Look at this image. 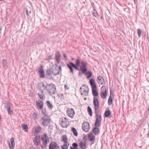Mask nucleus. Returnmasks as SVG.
<instances>
[{"label":"nucleus","instance_id":"f257e3e1","mask_svg":"<svg viewBox=\"0 0 149 149\" xmlns=\"http://www.w3.org/2000/svg\"><path fill=\"white\" fill-rule=\"evenodd\" d=\"M87 63L86 61H82L80 70L83 74H86L87 78H89L91 77L92 73L91 71H87Z\"/></svg>","mask_w":149,"mask_h":149},{"label":"nucleus","instance_id":"f03ea898","mask_svg":"<svg viewBox=\"0 0 149 149\" xmlns=\"http://www.w3.org/2000/svg\"><path fill=\"white\" fill-rule=\"evenodd\" d=\"M89 83L91 86L92 89V94L94 98L97 97L98 95V93L97 90V87L95 82V80L92 79H91L89 81Z\"/></svg>","mask_w":149,"mask_h":149},{"label":"nucleus","instance_id":"7ed1b4c3","mask_svg":"<svg viewBox=\"0 0 149 149\" xmlns=\"http://www.w3.org/2000/svg\"><path fill=\"white\" fill-rule=\"evenodd\" d=\"M46 90L47 93L50 96L55 94L56 92V86L52 83L47 84Z\"/></svg>","mask_w":149,"mask_h":149},{"label":"nucleus","instance_id":"20e7f679","mask_svg":"<svg viewBox=\"0 0 149 149\" xmlns=\"http://www.w3.org/2000/svg\"><path fill=\"white\" fill-rule=\"evenodd\" d=\"M51 120L49 117L47 115H45L41 118L40 120V123L43 126H47L49 124Z\"/></svg>","mask_w":149,"mask_h":149},{"label":"nucleus","instance_id":"39448f33","mask_svg":"<svg viewBox=\"0 0 149 149\" xmlns=\"http://www.w3.org/2000/svg\"><path fill=\"white\" fill-rule=\"evenodd\" d=\"M41 139L42 144L41 145V147L43 149L47 147V144L49 142V140L46 134L41 136Z\"/></svg>","mask_w":149,"mask_h":149},{"label":"nucleus","instance_id":"423d86ee","mask_svg":"<svg viewBox=\"0 0 149 149\" xmlns=\"http://www.w3.org/2000/svg\"><path fill=\"white\" fill-rule=\"evenodd\" d=\"M61 71V67L58 66L56 63H55L51 68L52 73L54 75H56L59 74V73Z\"/></svg>","mask_w":149,"mask_h":149},{"label":"nucleus","instance_id":"0eeeda50","mask_svg":"<svg viewBox=\"0 0 149 149\" xmlns=\"http://www.w3.org/2000/svg\"><path fill=\"white\" fill-rule=\"evenodd\" d=\"M89 88L88 86H86L85 84L82 85L80 88V91L81 94L83 96H86L88 95Z\"/></svg>","mask_w":149,"mask_h":149},{"label":"nucleus","instance_id":"6e6552de","mask_svg":"<svg viewBox=\"0 0 149 149\" xmlns=\"http://www.w3.org/2000/svg\"><path fill=\"white\" fill-rule=\"evenodd\" d=\"M93 102L95 107V116H98L99 115L98 114L99 111L98 109L100 107L99 101L98 99L97 98H94L93 99Z\"/></svg>","mask_w":149,"mask_h":149},{"label":"nucleus","instance_id":"1a4fd4ad","mask_svg":"<svg viewBox=\"0 0 149 149\" xmlns=\"http://www.w3.org/2000/svg\"><path fill=\"white\" fill-rule=\"evenodd\" d=\"M60 124L62 127L67 128L69 125V122L66 118L63 117L60 119Z\"/></svg>","mask_w":149,"mask_h":149},{"label":"nucleus","instance_id":"9d476101","mask_svg":"<svg viewBox=\"0 0 149 149\" xmlns=\"http://www.w3.org/2000/svg\"><path fill=\"white\" fill-rule=\"evenodd\" d=\"M108 89L107 88L106 89V86H103L100 89V96L101 98L103 99L106 98L108 93Z\"/></svg>","mask_w":149,"mask_h":149},{"label":"nucleus","instance_id":"9b49d317","mask_svg":"<svg viewBox=\"0 0 149 149\" xmlns=\"http://www.w3.org/2000/svg\"><path fill=\"white\" fill-rule=\"evenodd\" d=\"M82 128L83 130L85 132H88L90 129L89 123L87 122H84L82 124Z\"/></svg>","mask_w":149,"mask_h":149},{"label":"nucleus","instance_id":"f8f14e48","mask_svg":"<svg viewBox=\"0 0 149 149\" xmlns=\"http://www.w3.org/2000/svg\"><path fill=\"white\" fill-rule=\"evenodd\" d=\"M88 140L92 142L91 143V145L93 144L94 143V141L95 140V136L93 135V133L90 132L88 134Z\"/></svg>","mask_w":149,"mask_h":149},{"label":"nucleus","instance_id":"ddd939ff","mask_svg":"<svg viewBox=\"0 0 149 149\" xmlns=\"http://www.w3.org/2000/svg\"><path fill=\"white\" fill-rule=\"evenodd\" d=\"M97 81L99 85H103L105 84L104 80L103 77L101 76H99L97 77Z\"/></svg>","mask_w":149,"mask_h":149},{"label":"nucleus","instance_id":"4468645a","mask_svg":"<svg viewBox=\"0 0 149 149\" xmlns=\"http://www.w3.org/2000/svg\"><path fill=\"white\" fill-rule=\"evenodd\" d=\"M40 138L39 136H36L35 138L33 139V142L35 145L38 146L40 145Z\"/></svg>","mask_w":149,"mask_h":149},{"label":"nucleus","instance_id":"2eb2a0df","mask_svg":"<svg viewBox=\"0 0 149 149\" xmlns=\"http://www.w3.org/2000/svg\"><path fill=\"white\" fill-rule=\"evenodd\" d=\"M49 149H60L57 144L55 142L51 143L49 145Z\"/></svg>","mask_w":149,"mask_h":149},{"label":"nucleus","instance_id":"dca6fc26","mask_svg":"<svg viewBox=\"0 0 149 149\" xmlns=\"http://www.w3.org/2000/svg\"><path fill=\"white\" fill-rule=\"evenodd\" d=\"M36 105L39 109L42 110L43 108L44 102L43 101L39 100L36 102Z\"/></svg>","mask_w":149,"mask_h":149},{"label":"nucleus","instance_id":"f3484780","mask_svg":"<svg viewBox=\"0 0 149 149\" xmlns=\"http://www.w3.org/2000/svg\"><path fill=\"white\" fill-rule=\"evenodd\" d=\"M67 113L69 116L71 118H73L74 114V109H68L67 111Z\"/></svg>","mask_w":149,"mask_h":149},{"label":"nucleus","instance_id":"a211bd4d","mask_svg":"<svg viewBox=\"0 0 149 149\" xmlns=\"http://www.w3.org/2000/svg\"><path fill=\"white\" fill-rule=\"evenodd\" d=\"M40 93H38V95L40 98L42 100H44L45 98L44 91L42 89H40Z\"/></svg>","mask_w":149,"mask_h":149},{"label":"nucleus","instance_id":"6ab92c4d","mask_svg":"<svg viewBox=\"0 0 149 149\" xmlns=\"http://www.w3.org/2000/svg\"><path fill=\"white\" fill-rule=\"evenodd\" d=\"M61 54L58 51H56L55 55V59L57 63H59L61 60Z\"/></svg>","mask_w":149,"mask_h":149},{"label":"nucleus","instance_id":"aec40b11","mask_svg":"<svg viewBox=\"0 0 149 149\" xmlns=\"http://www.w3.org/2000/svg\"><path fill=\"white\" fill-rule=\"evenodd\" d=\"M38 72L40 74V77L42 78H44L45 76L44 72L42 68V65L40 66V68L38 70Z\"/></svg>","mask_w":149,"mask_h":149},{"label":"nucleus","instance_id":"412c9836","mask_svg":"<svg viewBox=\"0 0 149 149\" xmlns=\"http://www.w3.org/2000/svg\"><path fill=\"white\" fill-rule=\"evenodd\" d=\"M81 62L79 58H78L76 60L75 63V69L79 70V67L80 66V63L81 64Z\"/></svg>","mask_w":149,"mask_h":149},{"label":"nucleus","instance_id":"4be33fe9","mask_svg":"<svg viewBox=\"0 0 149 149\" xmlns=\"http://www.w3.org/2000/svg\"><path fill=\"white\" fill-rule=\"evenodd\" d=\"M38 86L39 87V90L40 89H42V88L44 90H46L47 88V85L46 86L42 82H41L40 83H39L38 84Z\"/></svg>","mask_w":149,"mask_h":149},{"label":"nucleus","instance_id":"5701e85b","mask_svg":"<svg viewBox=\"0 0 149 149\" xmlns=\"http://www.w3.org/2000/svg\"><path fill=\"white\" fill-rule=\"evenodd\" d=\"M67 66L70 70L71 72L72 73H73V70L72 68H74V64L71 62H70L69 64H68L67 65Z\"/></svg>","mask_w":149,"mask_h":149},{"label":"nucleus","instance_id":"b1692460","mask_svg":"<svg viewBox=\"0 0 149 149\" xmlns=\"http://www.w3.org/2000/svg\"><path fill=\"white\" fill-rule=\"evenodd\" d=\"M67 66L70 70L71 72L72 73H73V70L72 68H74V64L71 62H70L69 64H68L67 65Z\"/></svg>","mask_w":149,"mask_h":149},{"label":"nucleus","instance_id":"393cba45","mask_svg":"<svg viewBox=\"0 0 149 149\" xmlns=\"http://www.w3.org/2000/svg\"><path fill=\"white\" fill-rule=\"evenodd\" d=\"M10 142L11 144V146L10 143H9V146L10 149H14V148L15 146V142L13 138L12 137L10 139Z\"/></svg>","mask_w":149,"mask_h":149},{"label":"nucleus","instance_id":"a878e982","mask_svg":"<svg viewBox=\"0 0 149 149\" xmlns=\"http://www.w3.org/2000/svg\"><path fill=\"white\" fill-rule=\"evenodd\" d=\"M4 105L5 108L7 110L8 109H11V107L12 105L10 102H6V103H4Z\"/></svg>","mask_w":149,"mask_h":149},{"label":"nucleus","instance_id":"bb28decb","mask_svg":"<svg viewBox=\"0 0 149 149\" xmlns=\"http://www.w3.org/2000/svg\"><path fill=\"white\" fill-rule=\"evenodd\" d=\"M111 115L110 111L109 110L106 111L104 113V117H111L110 116Z\"/></svg>","mask_w":149,"mask_h":149},{"label":"nucleus","instance_id":"cd10ccee","mask_svg":"<svg viewBox=\"0 0 149 149\" xmlns=\"http://www.w3.org/2000/svg\"><path fill=\"white\" fill-rule=\"evenodd\" d=\"M86 143L83 142L82 141L80 142L79 145L81 149H85L86 148Z\"/></svg>","mask_w":149,"mask_h":149},{"label":"nucleus","instance_id":"c85d7f7f","mask_svg":"<svg viewBox=\"0 0 149 149\" xmlns=\"http://www.w3.org/2000/svg\"><path fill=\"white\" fill-rule=\"evenodd\" d=\"M61 141L64 142V143H66L68 142V139L67 135H64L62 136Z\"/></svg>","mask_w":149,"mask_h":149},{"label":"nucleus","instance_id":"c756f323","mask_svg":"<svg viewBox=\"0 0 149 149\" xmlns=\"http://www.w3.org/2000/svg\"><path fill=\"white\" fill-rule=\"evenodd\" d=\"M92 131L95 135H97L99 133V130L98 127H95L93 129Z\"/></svg>","mask_w":149,"mask_h":149},{"label":"nucleus","instance_id":"7c9ffc66","mask_svg":"<svg viewBox=\"0 0 149 149\" xmlns=\"http://www.w3.org/2000/svg\"><path fill=\"white\" fill-rule=\"evenodd\" d=\"M46 104L47 106L49 109H52L53 108V106L52 104L49 101H47L46 102Z\"/></svg>","mask_w":149,"mask_h":149},{"label":"nucleus","instance_id":"2f4dec72","mask_svg":"<svg viewBox=\"0 0 149 149\" xmlns=\"http://www.w3.org/2000/svg\"><path fill=\"white\" fill-rule=\"evenodd\" d=\"M42 130V128L40 126H37L35 128V132L38 133Z\"/></svg>","mask_w":149,"mask_h":149},{"label":"nucleus","instance_id":"473e14b6","mask_svg":"<svg viewBox=\"0 0 149 149\" xmlns=\"http://www.w3.org/2000/svg\"><path fill=\"white\" fill-rule=\"evenodd\" d=\"M69 145V143L68 142L64 143V144L62 146L61 148L62 149H68Z\"/></svg>","mask_w":149,"mask_h":149},{"label":"nucleus","instance_id":"72a5a7b5","mask_svg":"<svg viewBox=\"0 0 149 149\" xmlns=\"http://www.w3.org/2000/svg\"><path fill=\"white\" fill-rule=\"evenodd\" d=\"M22 127L23 130L25 132H28V126L25 124H22Z\"/></svg>","mask_w":149,"mask_h":149},{"label":"nucleus","instance_id":"f704fd0d","mask_svg":"<svg viewBox=\"0 0 149 149\" xmlns=\"http://www.w3.org/2000/svg\"><path fill=\"white\" fill-rule=\"evenodd\" d=\"M87 111L89 114L90 116H92L93 115V112L92 110L91 107L90 106H88L87 107Z\"/></svg>","mask_w":149,"mask_h":149},{"label":"nucleus","instance_id":"c9c22d12","mask_svg":"<svg viewBox=\"0 0 149 149\" xmlns=\"http://www.w3.org/2000/svg\"><path fill=\"white\" fill-rule=\"evenodd\" d=\"M101 121H100L98 120H95V122L94 124L95 126V127H99L101 124Z\"/></svg>","mask_w":149,"mask_h":149},{"label":"nucleus","instance_id":"e433bc0d","mask_svg":"<svg viewBox=\"0 0 149 149\" xmlns=\"http://www.w3.org/2000/svg\"><path fill=\"white\" fill-rule=\"evenodd\" d=\"M113 100L112 99V97L111 96H109L108 100V104L109 105H111L113 103Z\"/></svg>","mask_w":149,"mask_h":149},{"label":"nucleus","instance_id":"4c0bfd02","mask_svg":"<svg viewBox=\"0 0 149 149\" xmlns=\"http://www.w3.org/2000/svg\"><path fill=\"white\" fill-rule=\"evenodd\" d=\"M93 11V12L92 13L93 15L94 16L97 17L98 15V13L95 9L94 8Z\"/></svg>","mask_w":149,"mask_h":149},{"label":"nucleus","instance_id":"58836bf2","mask_svg":"<svg viewBox=\"0 0 149 149\" xmlns=\"http://www.w3.org/2000/svg\"><path fill=\"white\" fill-rule=\"evenodd\" d=\"M141 32L142 31L141 29H138L137 33L139 38H140L141 37Z\"/></svg>","mask_w":149,"mask_h":149},{"label":"nucleus","instance_id":"ea45409f","mask_svg":"<svg viewBox=\"0 0 149 149\" xmlns=\"http://www.w3.org/2000/svg\"><path fill=\"white\" fill-rule=\"evenodd\" d=\"M96 120H98L100 121H102V116L101 115H99L98 116H96Z\"/></svg>","mask_w":149,"mask_h":149},{"label":"nucleus","instance_id":"a19ab883","mask_svg":"<svg viewBox=\"0 0 149 149\" xmlns=\"http://www.w3.org/2000/svg\"><path fill=\"white\" fill-rule=\"evenodd\" d=\"M32 116L33 119L34 120L38 119L37 114L35 112L33 113L32 114Z\"/></svg>","mask_w":149,"mask_h":149},{"label":"nucleus","instance_id":"79ce46f5","mask_svg":"<svg viewBox=\"0 0 149 149\" xmlns=\"http://www.w3.org/2000/svg\"><path fill=\"white\" fill-rule=\"evenodd\" d=\"M51 74V72L50 69L47 70L46 71V75L48 76H50Z\"/></svg>","mask_w":149,"mask_h":149},{"label":"nucleus","instance_id":"37998d69","mask_svg":"<svg viewBox=\"0 0 149 149\" xmlns=\"http://www.w3.org/2000/svg\"><path fill=\"white\" fill-rule=\"evenodd\" d=\"M84 137H83V140L84 141V142H86V143L87 141V140H88L87 138H86L87 137L86 135H85V134H84Z\"/></svg>","mask_w":149,"mask_h":149},{"label":"nucleus","instance_id":"c03bdc74","mask_svg":"<svg viewBox=\"0 0 149 149\" xmlns=\"http://www.w3.org/2000/svg\"><path fill=\"white\" fill-rule=\"evenodd\" d=\"M7 110V111L9 114L11 115L13 114V112L11 109H8Z\"/></svg>","mask_w":149,"mask_h":149},{"label":"nucleus","instance_id":"a18cd8bd","mask_svg":"<svg viewBox=\"0 0 149 149\" xmlns=\"http://www.w3.org/2000/svg\"><path fill=\"white\" fill-rule=\"evenodd\" d=\"M2 63L3 64V66L5 67V66H6V61L5 60L3 59L2 61Z\"/></svg>","mask_w":149,"mask_h":149},{"label":"nucleus","instance_id":"49530a36","mask_svg":"<svg viewBox=\"0 0 149 149\" xmlns=\"http://www.w3.org/2000/svg\"><path fill=\"white\" fill-rule=\"evenodd\" d=\"M42 113L43 114L45 115H46V109L45 108L42 110Z\"/></svg>","mask_w":149,"mask_h":149},{"label":"nucleus","instance_id":"de8ad7c7","mask_svg":"<svg viewBox=\"0 0 149 149\" xmlns=\"http://www.w3.org/2000/svg\"><path fill=\"white\" fill-rule=\"evenodd\" d=\"M52 56L50 55L47 58H46L45 60L46 61H49L50 59H52Z\"/></svg>","mask_w":149,"mask_h":149},{"label":"nucleus","instance_id":"09e8293b","mask_svg":"<svg viewBox=\"0 0 149 149\" xmlns=\"http://www.w3.org/2000/svg\"><path fill=\"white\" fill-rule=\"evenodd\" d=\"M59 96L61 98V99H64L63 95L62 94H60Z\"/></svg>","mask_w":149,"mask_h":149},{"label":"nucleus","instance_id":"8fccbe9b","mask_svg":"<svg viewBox=\"0 0 149 149\" xmlns=\"http://www.w3.org/2000/svg\"><path fill=\"white\" fill-rule=\"evenodd\" d=\"M70 148L71 149H74V143H72V147L70 146Z\"/></svg>","mask_w":149,"mask_h":149},{"label":"nucleus","instance_id":"3c124183","mask_svg":"<svg viewBox=\"0 0 149 149\" xmlns=\"http://www.w3.org/2000/svg\"><path fill=\"white\" fill-rule=\"evenodd\" d=\"M64 88L65 89L68 90L69 89V88L66 85H64Z\"/></svg>","mask_w":149,"mask_h":149},{"label":"nucleus","instance_id":"603ef678","mask_svg":"<svg viewBox=\"0 0 149 149\" xmlns=\"http://www.w3.org/2000/svg\"><path fill=\"white\" fill-rule=\"evenodd\" d=\"M78 135V132L75 129V136H77Z\"/></svg>","mask_w":149,"mask_h":149},{"label":"nucleus","instance_id":"864d4df0","mask_svg":"<svg viewBox=\"0 0 149 149\" xmlns=\"http://www.w3.org/2000/svg\"><path fill=\"white\" fill-rule=\"evenodd\" d=\"M82 72H79V76H82Z\"/></svg>","mask_w":149,"mask_h":149},{"label":"nucleus","instance_id":"5fc2aeb1","mask_svg":"<svg viewBox=\"0 0 149 149\" xmlns=\"http://www.w3.org/2000/svg\"><path fill=\"white\" fill-rule=\"evenodd\" d=\"M72 130L73 132V133L74 134V127H73L72 128Z\"/></svg>","mask_w":149,"mask_h":149},{"label":"nucleus","instance_id":"6e6d98bb","mask_svg":"<svg viewBox=\"0 0 149 149\" xmlns=\"http://www.w3.org/2000/svg\"><path fill=\"white\" fill-rule=\"evenodd\" d=\"M134 0V3L135 4H136V5H137V0Z\"/></svg>","mask_w":149,"mask_h":149},{"label":"nucleus","instance_id":"4d7b16f0","mask_svg":"<svg viewBox=\"0 0 149 149\" xmlns=\"http://www.w3.org/2000/svg\"><path fill=\"white\" fill-rule=\"evenodd\" d=\"M78 145L77 143H75V148H77Z\"/></svg>","mask_w":149,"mask_h":149},{"label":"nucleus","instance_id":"13d9d810","mask_svg":"<svg viewBox=\"0 0 149 149\" xmlns=\"http://www.w3.org/2000/svg\"><path fill=\"white\" fill-rule=\"evenodd\" d=\"M26 15L28 16L29 15V14H28V10H26Z\"/></svg>","mask_w":149,"mask_h":149},{"label":"nucleus","instance_id":"bf43d9fd","mask_svg":"<svg viewBox=\"0 0 149 149\" xmlns=\"http://www.w3.org/2000/svg\"><path fill=\"white\" fill-rule=\"evenodd\" d=\"M112 88H110V94H111V93H113V92H112Z\"/></svg>","mask_w":149,"mask_h":149},{"label":"nucleus","instance_id":"052dcab7","mask_svg":"<svg viewBox=\"0 0 149 149\" xmlns=\"http://www.w3.org/2000/svg\"><path fill=\"white\" fill-rule=\"evenodd\" d=\"M63 57L65 58H66L67 57L66 55V54H63Z\"/></svg>","mask_w":149,"mask_h":149},{"label":"nucleus","instance_id":"680f3d73","mask_svg":"<svg viewBox=\"0 0 149 149\" xmlns=\"http://www.w3.org/2000/svg\"><path fill=\"white\" fill-rule=\"evenodd\" d=\"M113 95H113V93H111V94H110V96H111V97H112V96L113 97Z\"/></svg>","mask_w":149,"mask_h":149},{"label":"nucleus","instance_id":"e2e57ef3","mask_svg":"<svg viewBox=\"0 0 149 149\" xmlns=\"http://www.w3.org/2000/svg\"><path fill=\"white\" fill-rule=\"evenodd\" d=\"M35 148L33 147H32L30 149H35Z\"/></svg>","mask_w":149,"mask_h":149},{"label":"nucleus","instance_id":"0e129e2a","mask_svg":"<svg viewBox=\"0 0 149 149\" xmlns=\"http://www.w3.org/2000/svg\"><path fill=\"white\" fill-rule=\"evenodd\" d=\"M93 4H94V3H91V5H92V6H93V7L94 8V7L93 6Z\"/></svg>","mask_w":149,"mask_h":149},{"label":"nucleus","instance_id":"69168bd1","mask_svg":"<svg viewBox=\"0 0 149 149\" xmlns=\"http://www.w3.org/2000/svg\"><path fill=\"white\" fill-rule=\"evenodd\" d=\"M75 149H79L78 148H75Z\"/></svg>","mask_w":149,"mask_h":149},{"label":"nucleus","instance_id":"338daca9","mask_svg":"<svg viewBox=\"0 0 149 149\" xmlns=\"http://www.w3.org/2000/svg\"><path fill=\"white\" fill-rule=\"evenodd\" d=\"M38 149H39V148H38Z\"/></svg>","mask_w":149,"mask_h":149}]
</instances>
